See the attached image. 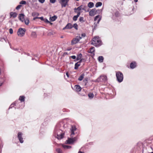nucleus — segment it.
I'll return each instance as SVG.
<instances>
[{
    "instance_id": "obj_1",
    "label": "nucleus",
    "mask_w": 153,
    "mask_h": 153,
    "mask_svg": "<svg viewBox=\"0 0 153 153\" xmlns=\"http://www.w3.org/2000/svg\"><path fill=\"white\" fill-rule=\"evenodd\" d=\"M70 137H68L66 141V143L68 144H72L74 143L76 140V137H74V132L76 131V128L75 126H72L70 128Z\"/></svg>"
},
{
    "instance_id": "obj_2",
    "label": "nucleus",
    "mask_w": 153,
    "mask_h": 153,
    "mask_svg": "<svg viewBox=\"0 0 153 153\" xmlns=\"http://www.w3.org/2000/svg\"><path fill=\"white\" fill-rule=\"evenodd\" d=\"M91 44L95 46L98 47L101 45V42L98 37H95L93 38Z\"/></svg>"
},
{
    "instance_id": "obj_3",
    "label": "nucleus",
    "mask_w": 153,
    "mask_h": 153,
    "mask_svg": "<svg viewBox=\"0 0 153 153\" xmlns=\"http://www.w3.org/2000/svg\"><path fill=\"white\" fill-rule=\"evenodd\" d=\"M61 130L55 129L54 131V133L55 135V137L58 139H60L63 137L64 134L61 133Z\"/></svg>"
},
{
    "instance_id": "obj_4",
    "label": "nucleus",
    "mask_w": 153,
    "mask_h": 153,
    "mask_svg": "<svg viewBox=\"0 0 153 153\" xmlns=\"http://www.w3.org/2000/svg\"><path fill=\"white\" fill-rule=\"evenodd\" d=\"M82 54H79L77 56V68L82 65H83L84 61V59H81Z\"/></svg>"
},
{
    "instance_id": "obj_5",
    "label": "nucleus",
    "mask_w": 153,
    "mask_h": 153,
    "mask_svg": "<svg viewBox=\"0 0 153 153\" xmlns=\"http://www.w3.org/2000/svg\"><path fill=\"white\" fill-rule=\"evenodd\" d=\"M116 76L118 82H120L123 81V76L122 73L120 72H117L116 73Z\"/></svg>"
},
{
    "instance_id": "obj_6",
    "label": "nucleus",
    "mask_w": 153,
    "mask_h": 153,
    "mask_svg": "<svg viewBox=\"0 0 153 153\" xmlns=\"http://www.w3.org/2000/svg\"><path fill=\"white\" fill-rule=\"evenodd\" d=\"M107 80V77L106 76L102 75L100 76L96 80L95 82H104Z\"/></svg>"
},
{
    "instance_id": "obj_7",
    "label": "nucleus",
    "mask_w": 153,
    "mask_h": 153,
    "mask_svg": "<svg viewBox=\"0 0 153 153\" xmlns=\"http://www.w3.org/2000/svg\"><path fill=\"white\" fill-rule=\"evenodd\" d=\"M25 31L26 29L25 28H20L18 30L17 35L20 37L23 36L25 34Z\"/></svg>"
},
{
    "instance_id": "obj_8",
    "label": "nucleus",
    "mask_w": 153,
    "mask_h": 153,
    "mask_svg": "<svg viewBox=\"0 0 153 153\" xmlns=\"http://www.w3.org/2000/svg\"><path fill=\"white\" fill-rule=\"evenodd\" d=\"M101 19V17L99 15H97L96 16L94 19V21H96L97 20V21L96 23V22H95L94 24L95 25L94 26V28L93 29V30H95L96 28V27L97 26V24H98Z\"/></svg>"
},
{
    "instance_id": "obj_9",
    "label": "nucleus",
    "mask_w": 153,
    "mask_h": 153,
    "mask_svg": "<svg viewBox=\"0 0 153 153\" xmlns=\"http://www.w3.org/2000/svg\"><path fill=\"white\" fill-rule=\"evenodd\" d=\"M73 27L76 29V24L75 23L74 24V25L73 26L71 23H68L65 27L63 28V29H70L72 28Z\"/></svg>"
},
{
    "instance_id": "obj_10",
    "label": "nucleus",
    "mask_w": 153,
    "mask_h": 153,
    "mask_svg": "<svg viewBox=\"0 0 153 153\" xmlns=\"http://www.w3.org/2000/svg\"><path fill=\"white\" fill-rule=\"evenodd\" d=\"M23 133L21 132H19L17 134V137L19 142L22 143L24 142L22 138Z\"/></svg>"
},
{
    "instance_id": "obj_11",
    "label": "nucleus",
    "mask_w": 153,
    "mask_h": 153,
    "mask_svg": "<svg viewBox=\"0 0 153 153\" xmlns=\"http://www.w3.org/2000/svg\"><path fill=\"white\" fill-rule=\"evenodd\" d=\"M85 36V33H82L81 34H79L77 36V43L80 39L84 38Z\"/></svg>"
},
{
    "instance_id": "obj_12",
    "label": "nucleus",
    "mask_w": 153,
    "mask_h": 153,
    "mask_svg": "<svg viewBox=\"0 0 153 153\" xmlns=\"http://www.w3.org/2000/svg\"><path fill=\"white\" fill-rule=\"evenodd\" d=\"M59 1L61 4L62 7H65L67 4L68 0H61Z\"/></svg>"
},
{
    "instance_id": "obj_13",
    "label": "nucleus",
    "mask_w": 153,
    "mask_h": 153,
    "mask_svg": "<svg viewBox=\"0 0 153 153\" xmlns=\"http://www.w3.org/2000/svg\"><path fill=\"white\" fill-rule=\"evenodd\" d=\"M96 14V10L95 9H92L89 12V15L91 16H93Z\"/></svg>"
},
{
    "instance_id": "obj_14",
    "label": "nucleus",
    "mask_w": 153,
    "mask_h": 153,
    "mask_svg": "<svg viewBox=\"0 0 153 153\" xmlns=\"http://www.w3.org/2000/svg\"><path fill=\"white\" fill-rule=\"evenodd\" d=\"M24 16L25 15L23 14H19V19L22 22H23Z\"/></svg>"
},
{
    "instance_id": "obj_15",
    "label": "nucleus",
    "mask_w": 153,
    "mask_h": 153,
    "mask_svg": "<svg viewBox=\"0 0 153 153\" xmlns=\"http://www.w3.org/2000/svg\"><path fill=\"white\" fill-rule=\"evenodd\" d=\"M136 64L135 62H133L130 64V67L131 69H133L136 67Z\"/></svg>"
},
{
    "instance_id": "obj_16",
    "label": "nucleus",
    "mask_w": 153,
    "mask_h": 153,
    "mask_svg": "<svg viewBox=\"0 0 153 153\" xmlns=\"http://www.w3.org/2000/svg\"><path fill=\"white\" fill-rule=\"evenodd\" d=\"M10 17H13L14 18L16 17L17 16V14L15 12H11L10 13Z\"/></svg>"
},
{
    "instance_id": "obj_17",
    "label": "nucleus",
    "mask_w": 153,
    "mask_h": 153,
    "mask_svg": "<svg viewBox=\"0 0 153 153\" xmlns=\"http://www.w3.org/2000/svg\"><path fill=\"white\" fill-rule=\"evenodd\" d=\"M57 18V17L56 16H54L50 18V20L51 22H53L55 21Z\"/></svg>"
},
{
    "instance_id": "obj_18",
    "label": "nucleus",
    "mask_w": 153,
    "mask_h": 153,
    "mask_svg": "<svg viewBox=\"0 0 153 153\" xmlns=\"http://www.w3.org/2000/svg\"><path fill=\"white\" fill-rule=\"evenodd\" d=\"M18 102V101H15V102L11 104V105L10 106L9 108V109L12 108L13 107L14 105H16V106H18L17 102Z\"/></svg>"
},
{
    "instance_id": "obj_19",
    "label": "nucleus",
    "mask_w": 153,
    "mask_h": 153,
    "mask_svg": "<svg viewBox=\"0 0 153 153\" xmlns=\"http://www.w3.org/2000/svg\"><path fill=\"white\" fill-rule=\"evenodd\" d=\"M85 74H81L78 78V80L80 81H82L84 78Z\"/></svg>"
},
{
    "instance_id": "obj_20",
    "label": "nucleus",
    "mask_w": 153,
    "mask_h": 153,
    "mask_svg": "<svg viewBox=\"0 0 153 153\" xmlns=\"http://www.w3.org/2000/svg\"><path fill=\"white\" fill-rule=\"evenodd\" d=\"M25 97L24 96H20L19 98V100L21 102H24L25 101Z\"/></svg>"
},
{
    "instance_id": "obj_21",
    "label": "nucleus",
    "mask_w": 153,
    "mask_h": 153,
    "mask_svg": "<svg viewBox=\"0 0 153 153\" xmlns=\"http://www.w3.org/2000/svg\"><path fill=\"white\" fill-rule=\"evenodd\" d=\"M88 6L89 7L91 8L94 7V4L93 2H90L88 4Z\"/></svg>"
},
{
    "instance_id": "obj_22",
    "label": "nucleus",
    "mask_w": 153,
    "mask_h": 153,
    "mask_svg": "<svg viewBox=\"0 0 153 153\" xmlns=\"http://www.w3.org/2000/svg\"><path fill=\"white\" fill-rule=\"evenodd\" d=\"M76 43V38H75L73 39L71 41V45H74Z\"/></svg>"
},
{
    "instance_id": "obj_23",
    "label": "nucleus",
    "mask_w": 153,
    "mask_h": 153,
    "mask_svg": "<svg viewBox=\"0 0 153 153\" xmlns=\"http://www.w3.org/2000/svg\"><path fill=\"white\" fill-rule=\"evenodd\" d=\"M94 47H92L91 48H90V49L89 50V52L90 53H93L94 54Z\"/></svg>"
},
{
    "instance_id": "obj_24",
    "label": "nucleus",
    "mask_w": 153,
    "mask_h": 153,
    "mask_svg": "<svg viewBox=\"0 0 153 153\" xmlns=\"http://www.w3.org/2000/svg\"><path fill=\"white\" fill-rule=\"evenodd\" d=\"M79 21L81 23H83L85 22L84 18L83 17H80L79 19Z\"/></svg>"
},
{
    "instance_id": "obj_25",
    "label": "nucleus",
    "mask_w": 153,
    "mask_h": 153,
    "mask_svg": "<svg viewBox=\"0 0 153 153\" xmlns=\"http://www.w3.org/2000/svg\"><path fill=\"white\" fill-rule=\"evenodd\" d=\"M31 36L33 38H36L37 36V35L36 32H32L31 33Z\"/></svg>"
},
{
    "instance_id": "obj_26",
    "label": "nucleus",
    "mask_w": 153,
    "mask_h": 153,
    "mask_svg": "<svg viewBox=\"0 0 153 153\" xmlns=\"http://www.w3.org/2000/svg\"><path fill=\"white\" fill-rule=\"evenodd\" d=\"M102 5V3L100 2H98L96 3L95 6L96 7L101 6Z\"/></svg>"
},
{
    "instance_id": "obj_27",
    "label": "nucleus",
    "mask_w": 153,
    "mask_h": 153,
    "mask_svg": "<svg viewBox=\"0 0 153 153\" xmlns=\"http://www.w3.org/2000/svg\"><path fill=\"white\" fill-rule=\"evenodd\" d=\"M98 60L100 62H102L103 61V56H99L98 57Z\"/></svg>"
},
{
    "instance_id": "obj_28",
    "label": "nucleus",
    "mask_w": 153,
    "mask_h": 153,
    "mask_svg": "<svg viewBox=\"0 0 153 153\" xmlns=\"http://www.w3.org/2000/svg\"><path fill=\"white\" fill-rule=\"evenodd\" d=\"M62 147L65 149H69L71 148V146L65 145H63Z\"/></svg>"
},
{
    "instance_id": "obj_29",
    "label": "nucleus",
    "mask_w": 153,
    "mask_h": 153,
    "mask_svg": "<svg viewBox=\"0 0 153 153\" xmlns=\"http://www.w3.org/2000/svg\"><path fill=\"white\" fill-rule=\"evenodd\" d=\"M25 22L26 25H28L29 23V20L28 19H25Z\"/></svg>"
},
{
    "instance_id": "obj_30",
    "label": "nucleus",
    "mask_w": 153,
    "mask_h": 153,
    "mask_svg": "<svg viewBox=\"0 0 153 153\" xmlns=\"http://www.w3.org/2000/svg\"><path fill=\"white\" fill-rule=\"evenodd\" d=\"M32 15L33 16H37L39 15V14L38 13L33 12L32 13Z\"/></svg>"
},
{
    "instance_id": "obj_31",
    "label": "nucleus",
    "mask_w": 153,
    "mask_h": 153,
    "mask_svg": "<svg viewBox=\"0 0 153 153\" xmlns=\"http://www.w3.org/2000/svg\"><path fill=\"white\" fill-rule=\"evenodd\" d=\"M88 96L90 98H93L94 97V95L92 93H89L88 94Z\"/></svg>"
},
{
    "instance_id": "obj_32",
    "label": "nucleus",
    "mask_w": 153,
    "mask_h": 153,
    "mask_svg": "<svg viewBox=\"0 0 153 153\" xmlns=\"http://www.w3.org/2000/svg\"><path fill=\"white\" fill-rule=\"evenodd\" d=\"M56 151L58 153H62V150L59 148L56 149Z\"/></svg>"
},
{
    "instance_id": "obj_33",
    "label": "nucleus",
    "mask_w": 153,
    "mask_h": 153,
    "mask_svg": "<svg viewBox=\"0 0 153 153\" xmlns=\"http://www.w3.org/2000/svg\"><path fill=\"white\" fill-rule=\"evenodd\" d=\"M26 1L23 0H22L20 2L19 4H26Z\"/></svg>"
},
{
    "instance_id": "obj_34",
    "label": "nucleus",
    "mask_w": 153,
    "mask_h": 153,
    "mask_svg": "<svg viewBox=\"0 0 153 153\" xmlns=\"http://www.w3.org/2000/svg\"><path fill=\"white\" fill-rule=\"evenodd\" d=\"M44 21L47 23H50L51 24H52V23H51L50 21L46 19H45Z\"/></svg>"
},
{
    "instance_id": "obj_35",
    "label": "nucleus",
    "mask_w": 153,
    "mask_h": 153,
    "mask_svg": "<svg viewBox=\"0 0 153 153\" xmlns=\"http://www.w3.org/2000/svg\"><path fill=\"white\" fill-rule=\"evenodd\" d=\"M81 89V88L79 85H77V91H80Z\"/></svg>"
},
{
    "instance_id": "obj_36",
    "label": "nucleus",
    "mask_w": 153,
    "mask_h": 153,
    "mask_svg": "<svg viewBox=\"0 0 153 153\" xmlns=\"http://www.w3.org/2000/svg\"><path fill=\"white\" fill-rule=\"evenodd\" d=\"M71 87L72 88V89L75 91H76V85H74V87H73L72 86H71Z\"/></svg>"
},
{
    "instance_id": "obj_37",
    "label": "nucleus",
    "mask_w": 153,
    "mask_h": 153,
    "mask_svg": "<svg viewBox=\"0 0 153 153\" xmlns=\"http://www.w3.org/2000/svg\"><path fill=\"white\" fill-rule=\"evenodd\" d=\"M22 6V5H18V6H17L16 7V10H19V9L20 7Z\"/></svg>"
},
{
    "instance_id": "obj_38",
    "label": "nucleus",
    "mask_w": 153,
    "mask_h": 153,
    "mask_svg": "<svg viewBox=\"0 0 153 153\" xmlns=\"http://www.w3.org/2000/svg\"><path fill=\"white\" fill-rule=\"evenodd\" d=\"M9 33L11 34L13 33V30L12 28H10L9 29Z\"/></svg>"
},
{
    "instance_id": "obj_39",
    "label": "nucleus",
    "mask_w": 153,
    "mask_h": 153,
    "mask_svg": "<svg viewBox=\"0 0 153 153\" xmlns=\"http://www.w3.org/2000/svg\"><path fill=\"white\" fill-rule=\"evenodd\" d=\"M45 0H38L39 2L41 3H43L45 1Z\"/></svg>"
},
{
    "instance_id": "obj_40",
    "label": "nucleus",
    "mask_w": 153,
    "mask_h": 153,
    "mask_svg": "<svg viewBox=\"0 0 153 153\" xmlns=\"http://www.w3.org/2000/svg\"><path fill=\"white\" fill-rule=\"evenodd\" d=\"M56 0H50V2L51 3H54L55 1Z\"/></svg>"
},
{
    "instance_id": "obj_41",
    "label": "nucleus",
    "mask_w": 153,
    "mask_h": 153,
    "mask_svg": "<svg viewBox=\"0 0 153 153\" xmlns=\"http://www.w3.org/2000/svg\"><path fill=\"white\" fill-rule=\"evenodd\" d=\"M73 20L74 21H76V15L74 16L73 17Z\"/></svg>"
},
{
    "instance_id": "obj_42",
    "label": "nucleus",
    "mask_w": 153,
    "mask_h": 153,
    "mask_svg": "<svg viewBox=\"0 0 153 153\" xmlns=\"http://www.w3.org/2000/svg\"><path fill=\"white\" fill-rule=\"evenodd\" d=\"M38 19H40L42 20V21H44V20L45 19H44L43 17H38Z\"/></svg>"
},
{
    "instance_id": "obj_43",
    "label": "nucleus",
    "mask_w": 153,
    "mask_h": 153,
    "mask_svg": "<svg viewBox=\"0 0 153 153\" xmlns=\"http://www.w3.org/2000/svg\"><path fill=\"white\" fill-rule=\"evenodd\" d=\"M71 58L73 59H76V57L75 56H71Z\"/></svg>"
},
{
    "instance_id": "obj_44",
    "label": "nucleus",
    "mask_w": 153,
    "mask_h": 153,
    "mask_svg": "<svg viewBox=\"0 0 153 153\" xmlns=\"http://www.w3.org/2000/svg\"><path fill=\"white\" fill-rule=\"evenodd\" d=\"M74 69H76V63L75 64Z\"/></svg>"
},
{
    "instance_id": "obj_45",
    "label": "nucleus",
    "mask_w": 153,
    "mask_h": 153,
    "mask_svg": "<svg viewBox=\"0 0 153 153\" xmlns=\"http://www.w3.org/2000/svg\"><path fill=\"white\" fill-rule=\"evenodd\" d=\"M80 14V13H77V18L79 16V15Z\"/></svg>"
},
{
    "instance_id": "obj_46",
    "label": "nucleus",
    "mask_w": 153,
    "mask_h": 153,
    "mask_svg": "<svg viewBox=\"0 0 153 153\" xmlns=\"http://www.w3.org/2000/svg\"><path fill=\"white\" fill-rule=\"evenodd\" d=\"M66 76H67V77H69V74H68V72H67L66 73Z\"/></svg>"
},
{
    "instance_id": "obj_47",
    "label": "nucleus",
    "mask_w": 153,
    "mask_h": 153,
    "mask_svg": "<svg viewBox=\"0 0 153 153\" xmlns=\"http://www.w3.org/2000/svg\"><path fill=\"white\" fill-rule=\"evenodd\" d=\"M78 153H84V152H83L79 151Z\"/></svg>"
},
{
    "instance_id": "obj_48",
    "label": "nucleus",
    "mask_w": 153,
    "mask_h": 153,
    "mask_svg": "<svg viewBox=\"0 0 153 153\" xmlns=\"http://www.w3.org/2000/svg\"><path fill=\"white\" fill-rule=\"evenodd\" d=\"M36 19H38V17H36L33 19V20H35Z\"/></svg>"
},
{
    "instance_id": "obj_49",
    "label": "nucleus",
    "mask_w": 153,
    "mask_h": 153,
    "mask_svg": "<svg viewBox=\"0 0 153 153\" xmlns=\"http://www.w3.org/2000/svg\"><path fill=\"white\" fill-rule=\"evenodd\" d=\"M80 10V7H79L78 8H77V10Z\"/></svg>"
},
{
    "instance_id": "obj_50",
    "label": "nucleus",
    "mask_w": 153,
    "mask_h": 153,
    "mask_svg": "<svg viewBox=\"0 0 153 153\" xmlns=\"http://www.w3.org/2000/svg\"><path fill=\"white\" fill-rule=\"evenodd\" d=\"M3 84V83L1 82H0V86H1Z\"/></svg>"
},
{
    "instance_id": "obj_51",
    "label": "nucleus",
    "mask_w": 153,
    "mask_h": 153,
    "mask_svg": "<svg viewBox=\"0 0 153 153\" xmlns=\"http://www.w3.org/2000/svg\"><path fill=\"white\" fill-rule=\"evenodd\" d=\"M74 10H75V12H76V8H75V9H74Z\"/></svg>"
},
{
    "instance_id": "obj_52",
    "label": "nucleus",
    "mask_w": 153,
    "mask_h": 153,
    "mask_svg": "<svg viewBox=\"0 0 153 153\" xmlns=\"http://www.w3.org/2000/svg\"><path fill=\"white\" fill-rule=\"evenodd\" d=\"M134 1L135 2H137L138 1V0H134Z\"/></svg>"
},
{
    "instance_id": "obj_53",
    "label": "nucleus",
    "mask_w": 153,
    "mask_h": 153,
    "mask_svg": "<svg viewBox=\"0 0 153 153\" xmlns=\"http://www.w3.org/2000/svg\"><path fill=\"white\" fill-rule=\"evenodd\" d=\"M1 69H0V75L1 74Z\"/></svg>"
},
{
    "instance_id": "obj_54",
    "label": "nucleus",
    "mask_w": 153,
    "mask_h": 153,
    "mask_svg": "<svg viewBox=\"0 0 153 153\" xmlns=\"http://www.w3.org/2000/svg\"><path fill=\"white\" fill-rule=\"evenodd\" d=\"M71 49H69L68 50V51H70Z\"/></svg>"
},
{
    "instance_id": "obj_55",
    "label": "nucleus",
    "mask_w": 153,
    "mask_h": 153,
    "mask_svg": "<svg viewBox=\"0 0 153 153\" xmlns=\"http://www.w3.org/2000/svg\"><path fill=\"white\" fill-rule=\"evenodd\" d=\"M61 38H63V37H62V36H61Z\"/></svg>"
},
{
    "instance_id": "obj_56",
    "label": "nucleus",
    "mask_w": 153,
    "mask_h": 153,
    "mask_svg": "<svg viewBox=\"0 0 153 153\" xmlns=\"http://www.w3.org/2000/svg\"><path fill=\"white\" fill-rule=\"evenodd\" d=\"M49 33H51V34H52L51 33V32H50Z\"/></svg>"
},
{
    "instance_id": "obj_57",
    "label": "nucleus",
    "mask_w": 153,
    "mask_h": 153,
    "mask_svg": "<svg viewBox=\"0 0 153 153\" xmlns=\"http://www.w3.org/2000/svg\"><path fill=\"white\" fill-rule=\"evenodd\" d=\"M79 0H77V1H79Z\"/></svg>"
},
{
    "instance_id": "obj_58",
    "label": "nucleus",
    "mask_w": 153,
    "mask_h": 153,
    "mask_svg": "<svg viewBox=\"0 0 153 153\" xmlns=\"http://www.w3.org/2000/svg\"><path fill=\"white\" fill-rule=\"evenodd\" d=\"M59 0V1H60L61 0Z\"/></svg>"
}]
</instances>
